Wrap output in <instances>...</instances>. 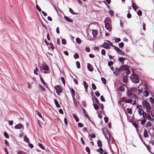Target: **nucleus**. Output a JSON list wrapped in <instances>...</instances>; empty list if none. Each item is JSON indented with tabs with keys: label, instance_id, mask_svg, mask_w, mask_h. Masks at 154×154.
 Instances as JSON below:
<instances>
[{
	"label": "nucleus",
	"instance_id": "34",
	"mask_svg": "<svg viewBox=\"0 0 154 154\" xmlns=\"http://www.w3.org/2000/svg\"><path fill=\"white\" fill-rule=\"evenodd\" d=\"M38 71V70L37 68L36 67L35 69L34 70V73L36 75H38V74L37 72Z\"/></svg>",
	"mask_w": 154,
	"mask_h": 154
},
{
	"label": "nucleus",
	"instance_id": "18",
	"mask_svg": "<svg viewBox=\"0 0 154 154\" xmlns=\"http://www.w3.org/2000/svg\"><path fill=\"white\" fill-rule=\"evenodd\" d=\"M97 146L100 147H102V143L101 140H98L97 141Z\"/></svg>",
	"mask_w": 154,
	"mask_h": 154
},
{
	"label": "nucleus",
	"instance_id": "28",
	"mask_svg": "<svg viewBox=\"0 0 154 154\" xmlns=\"http://www.w3.org/2000/svg\"><path fill=\"white\" fill-rule=\"evenodd\" d=\"M146 118L150 121H152L154 120V119L153 118H152L150 115L149 114L146 117Z\"/></svg>",
	"mask_w": 154,
	"mask_h": 154
},
{
	"label": "nucleus",
	"instance_id": "31",
	"mask_svg": "<svg viewBox=\"0 0 154 154\" xmlns=\"http://www.w3.org/2000/svg\"><path fill=\"white\" fill-rule=\"evenodd\" d=\"M122 80L124 83H126L128 81V78L127 77H124L123 78Z\"/></svg>",
	"mask_w": 154,
	"mask_h": 154
},
{
	"label": "nucleus",
	"instance_id": "62",
	"mask_svg": "<svg viewBox=\"0 0 154 154\" xmlns=\"http://www.w3.org/2000/svg\"><path fill=\"white\" fill-rule=\"evenodd\" d=\"M143 88H141L140 89H138V93L139 94L142 93L143 91Z\"/></svg>",
	"mask_w": 154,
	"mask_h": 154
},
{
	"label": "nucleus",
	"instance_id": "42",
	"mask_svg": "<svg viewBox=\"0 0 154 154\" xmlns=\"http://www.w3.org/2000/svg\"><path fill=\"white\" fill-rule=\"evenodd\" d=\"M76 41L79 44L81 43V40L80 38L78 37L76 39Z\"/></svg>",
	"mask_w": 154,
	"mask_h": 154
},
{
	"label": "nucleus",
	"instance_id": "14",
	"mask_svg": "<svg viewBox=\"0 0 154 154\" xmlns=\"http://www.w3.org/2000/svg\"><path fill=\"white\" fill-rule=\"evenodd\" d=\"M102 47L106 49H109V47L108 43L106 42H104L103 45H102Z\"/></svg>",
	"mask_w": 154,
	"mask_h": 154
},
{
	"label": "nucleus",
	"instance_id": "12",
	"mask_svg": "<svg viewBox=\"0 0 154 154\" xmlns=\"http://www.w3.org/2000/svg\"><path fill=\"white\" fill-rule=\"evenodd\" d=\"M87 68L88 70L90 71H92L93 70V68L91 65L89 64L88 63L87 65Z\"/></svg>",
	"mask_w": 154,
	"mask_h": 154
},
{
	"label": "nucleus",
	"instance_id": "58",
	"mask_svg": "<svg viewBox=\"0 0 154 154\" xmlns=\"http://www.w3.org/2000/svg\"><path fill=\"white\" fill-rule=\"evenodd\" d=\"M149 99L150 100V102L152 104H154V100L153 98L152 97H150L149 98Z\"/></svg>",
	"mask_w": 154,
	"mask_h": 154
},
{
	"label": "nucleus",
	"instance_id": "4",
	"mask_svg": "<svg viewBox=\"0 0 154 154\" xmlns=\"http://www.w3.org/2000/svg\"><path fill=\"white\" fill-rule=\"evenodd\" d=\"M136 89L135 88H132L131 89H128L127 92V95L129 97L133 94V91Z\"/></svg>",
	"mask_w": 154,
	"mask_h": 154
},
{
	"label": "nucleus",
	"instance_id": "57",
	"mask_svg": "<svg viewBox=\"0 0 154 154\" xmlns=\"http://www.w3.org/2000/svg\"><path fill=\"white\" fill-rule=\"evenodd\" d=\"M4 135L5 137L7 138H9V136L8 135L7 133L6 132H4Z\"/></svg>",
	"mask_w": 154,
	"mask_h": 154
},
{
	"label": "nucleus",
	"instance_id": "40",
	"mask_svg": "<svg viewBox=\"0 0 154 154\" xmlns=\"http://www.w3.org/2000/svg\"><path fill=\"white\" fill-rule=\"evenodd\" d=\"M92 89L93 90H95L96 89V87L94 83H92L91 85Z\"/></svg>",
	"mask_w": 154,
	"mask_h": 154
},
{
	"label": "nucleus",
	"instance_id": "49",
	"mask_svg": "<svg viewBox=\"0 0 154 154\" xmlns=\"http://www.w3.org/2000/svg\"><path fill=\"white\" fill-rule=\"evenodd\" d=\"M38 146H39L43 149H45V147L43 146L42 144L40 143H38Z\"/></svg>",
	"mask_w": 154,
	"mask_h": 154
},
{
	"label": "nucleus",
	"instance_id": "32",
	"mask_svg": "<svg viewBox=\"0 0 154 154\" xmlns=\"http://www.w3.org/2000/svg\"><path fill=\"white\" fill-rule=\"evenodd\" d=\"M94 107L95 109L97 110L98 109L99 107L97 104H93Z\"/></svg>",
	"mask_w": 154,
	"mask_h": 154
},
{
	"label": "nucleus",
	"instance_id": "6",
	"mask_svg": "<svg viewBox=\"0 0 154 154\" xmlns=\"http://www.w3.org/2000/svg\"><path fill=\"white\" fill-rule=\"evenodd\" d=\"M121 71L120 68H118L117 67H116L115 70L113 71V73L116 75H118L119 74V72Z\"/></svg>",
	"mask_w": 154,
	"mask_h": 154
},
{
	"label": "nucleus",
	"instance_id": "29",
	"mask_svg": "<svg viewBox=\"0 0 154 154\" xmlns=\"http://www.w3.org/2000/svg\"><path fill=\"white\" fill-rule=\"evenodd\" d=\"M119 54L122 55H125V54L124 53L122 50H121L120 49L117 52Z\"/></svg>",
	"mask_w": 154,
	"mask_h": 154
},
{
	"label": "nucleus",
	"instance_id": "51",
	"mask_svg": "<svg viewBox=\"0 0 154 154\" xmlns=\"http://www.w3.org/2000/svg\"><path fill=\"white\" fill-rule=\"evenodd\" d=\"M39 88L40 89H42L43 91H45V88L41 85H39Z\"/></svg>",
	"mask_w": 154,
	"mask_h": 154
},
{
	"label": "nucleus",
	"instance_id": "26",
	"mask_svg": "<svg viewBox=\"0 0 154 154\" xmlns=\"http://www.w3.org/2000/svg\"><path fill=\"white\" fill-rule=\"evenodd\" d=\"M54 102L57 108H59L60 107V105H59V104L58 103V102L55 99L54 100Z\"/></svg>",
	"mask_w": 154,
	"mask_h": 154
},
{
	"label": "nucleus",
	"instance_id": "8",
	"mask_svg": "<svg viewBox=\"0 0 154 154\" xmlns=\"http://www.w3.org/2000/svg\"><path fill=\"white\" fill-rule=\"evenodd\" d=\"M152 124L151 123L149 122H147L146 125L145 126V127L147 128H149V131L151 129L150 127H152Z\"/></svg>",
	"mask_w": 154,
	"mask_h": 154
},
{
	"label": "nucleus",
	"instance_id": "30",
	"mask_svg": "<svg viewBox=\"0 0 154 154\" xmlns=\"http://www.w3.org/2000/svg\"><path fill=\"white\" fill-rule=\"evenodd\" d=\"M132 101H133V100H132V99H130L126 100L125 101V102L126 103H130L131 104H132Z\"/></svg>",
	"mask_w": 154,
	"mask_h": 154
},
{
	"label": "nucleus",
	"instance_id": "5",
	"mask_svg": "<svg viewBox=\"0 0 154 154\" xmlns=\"http://www.w3.org/2000/svg\"><path fill=\"white\" fill-rule=\"evenodd\" d=\"M40 70L42 71H48L49 69V67L47 65H42L40 67Z\"/></svg>",
	"mask_w": 154,
	"mask_h": 154
},
{
	"label": "nucleus",
	"instance_id": "52",
	"mask_svg": "<svg viewBox=\"0 0 154 154\" xmlns=\"http://www.w3.org/2000/svg\"><path fill=\"white\" fill-rule=\"evenodd\" d=\"M85 149L86 151L87 152L89 153L90 154V149L88 147H86L85 148Z\"/></svg>",
	"mask_w": 154,
	"mask_h": 154
},
{
	"label": "nucleus",
	"instance_id": "48",
	"mask_svg": "<svg viewBox=\"0 0 154 154\" xmlns=\"http://www.w3.org/2000/svg\"><path fill=\"white\" fill-rule=\"evenodd\" d=\"M71 93L72 94V95L74 96L75 95V92L73 89L72 88L71 91Z\"/></svg>",
	"mask_w": 154,
	"mask_h": 154
},
{
	"label": "nucleus",
	"instance_id": "33",
	"mask_svg": "<svg viewBox=\"0 0 154 154\" xmlns=\"http://www.w3.org/2000/svg\"><path fill=\"white\" fill-rule=\"evenodd\" d=\"M149 114L147 113L146 112H143V113L142 115L143 117L146 119V117Z\"/></svg>",
	"mask_w": 154,
	"mask_h": 154
},
{
	"label": "nucleus",
	"instance_id": "17",
	"mask_svg": "<svg viewBox=\"0 0 154 154\" xmlns=\"http://www.w3.org/2000/svg\"><path fill=\"white\" fill-rule=\"evenodd\" d=\"M97 151L99 153L101 154H103V150L101 148V147H100L99 149H97Z\"/></svg>",
	"mask_w": 154,
	"mask_h": 154
},
{
	"label": "nucleus",
	"instance_id": "64",
	"mask_svg": "<svg viewBox=\"0 0 154 154\" xmlns=\"http://www.w3.org/2000/svg\"><path fill=\"white\" fill-rule=\"evenodd\" d=\"M105 122L106 123H107L108 121V118L107 117H105L104 118Z\"/></svg>",
	"mask_w": 154,
	"mask_h": 154
},
{
	"label": "nucleus",
	"instance_id": "39",
	"mask_svg": "<svg viewBox=\"0 0 154 154\" xmlns=\"http://www.w3.org/2000/svg\"><path fill=\"white\" fill-rule=\"evenodd\" d=\"M101 80L102 81L103 83L105 84L106 83V80L103 77L101 78Z\"/></svg>",
	"mask_w": 154,
	"mask_h": 154
},
{
	"label": "nucleus",
	"instance_id": "15",
	"mask_svg": "<svg viewBox=\"0 0 154 154\" xmlns=\"http://www.w3.org/2000/svg\"><path fill=\"white\" fill-rule=\"evenodd\" d=\"M92 34L93 35V37L94 38H95L96 37L97 32V31L95 30H92Z\"/></svg>",
	"mask_w": 154,
	"mask_h": 154
},
{
	"label": "nucleus",
	"instance_id": "24",
	"mask_svg": "<svg viewBox=\"0 0 154 154\" xmlns=\"http://www.w3.org/2000/svg\"><path fill=\"white\" fill-rule=\"evenodd\" d=\"M128 98H132V99L134 100H136V99H137V96L134 94H132L131 96L129 97Z\"/></svg>",
	"mask_w": 154,
	"mask_h": 154
},
{
	"label": "nucleus",
	"instance_id": "23",
	"mask_svg": "<svg viewBox=\"0 0 154 154\" xmlns=\"http://www.w3.org/2000/svg\"><path fill=\"white\" fill-rule=\"evenodd\" d=\"M143 94L144 96L146 97H147L149 95V92L147 90H144L143 92Z\"/></svg>",
	"mask_w": 154,
	"mask_h": 154
},
{
	"label": "nucleus",
	"instance_id": "21",
	"mask_svg": "<svg viewBox=\"0 0 154 154\" xmlns=\"http://www.w3.org/2000/svg\"><path fill=\"white\" fill-rule=\"evenodd\" d=\"M83 84H84V87H85V91H87V89H88V85H87V82H85V81H84V82H83Z\"/></svg>",
	"mask_w": 154,
	"mask_h": 154
},
{
	"label": "nucleus",
	"instance_id": "59",
	"mask_svg": "<svg viewBox=\"0 0 154 154\" xmlns=\"http://www.w3.org/2000/svg\"><path fill=\"white\" fill-rule=\"evenodd\" d=\"M109 13L112 16H113L114 15V12L113 11L110 10L109 11Z\"/></svg>",
	"mask_w": 154,
	"mask_h": 154
},
{
	"label": "nucleus",
	"instance_id": "50",
	"mask_svg": "<svg viewBox=\"0 0 154 154\" xmlns=\"http://www.w3.org/2000/svg\"><path fill=\"white\" fill-rule=\"evenodd\" d=\"M62 43L63 45H65L66 43V40L63 38L62 39Z\"/></svg>",
	"mask_w": 154,
	"mask_h": 154
},
{
	"label": "nucleus",
	"instance_id": "47",
	"mask_svg": "<svg viewBox=\"0 0 154 154\" xmlns=\"http://www.w3.org/2000/svg\"><path fill=\"white\" fill-rule=\"evenodd\" d=\"M74 57L75 59H76L79 58V56L78 53L75 54L73 56Z\"/></svg>",
	"mask_w": 154,
	"mask_h": 154
},
{
	"label": "nucleus",
	"instance_id": "41",
	"mask_svg": "<svg viewBox=\"0 0 154 154\" xmlns=\"http://www.w3.org/2000/svg\"><path fill=\"white\" fill-rule=\"evenodd\" d=\"M146 147L147 149L148 150V151L149 152H150L151 153H153V152H152L151 151L150 146L149 145H148Z\"/></svg>",
	"mask_w": 154,
	"mask_h": 154
},
{
	"label": "nucleus",
	"instance_id": "46",
	"mask_svg": "<svg viewBox=\"0 0 154 154\" xmlns=\"http://www.w3.org/2000/svg\"><path fill=\"white\" fill-rule=\"evenodd\" d=\"M76 65L78 68L79 69L80 68V63L79 61L76 62Z\"/></svg>",
	"mask_w": 154,
	"mask_h": 154
},
{
	"label": "nucleus",
	"instance_id": "63",
	"mask_svg": "<svg viewBox=\"0 0 154 154\" xmlns=\"http://www.w3.org/2000/svg\"><path fill=\"white\" fill-rule=\"evenodd\" d=\"M100 100L103 102H105V99L104 98L103 95H102L100 96Z\"/></svg>",
	"mask_w": 154,
	"mask_h": 154
},
{
	"label": "nucleus",
	"instance_id": "60",
	"mask_svg": "<svg viewBox=\"0 0 154 154\" xmlns=\"http://www.w3.org/2000/svg\"><path fill=\"white\" fill-rule=\"evenodd\" d=\"M137 13L139 16H141L142 15V12L141 10H138Z\"/></svg>",
	"mask_w": 154,
	"mask_h": 154
},
{
	"label": "nucleus",
	"instance_id": "56",
	"mask_svg": "<svg viewBox=\"0 0 154 154\" xmlns=\"http://www.w3.org/2000/svg\"><path fill=\"white\" fill-rule=\"evenodd\" d=\"M101 53L102 55H105L106 53L105 50L103 49H102L101 50Z\"/></svg>",
	"mask_w": 154,
	"mask_h": 154
},
{
	"label": "nucleus",
	"instance_id": "16",
	"mask_svg": "<svg viewBox=\"0 0 154 154\" xmlns=\"http://www.w3.org/2000/svg\"><path fill=\"white\" fill-rule=\"evenodd\" d=\"M144 111L141 108H139L138 109V112L139 114L140 115H142Z\"/></svg>",
	"mask_w": 154,
	"mask_h": 154
},
{
	"label": "nucleus",
	"instance_id": "11",
	"mask_svg": "<svg viewBox=\"0 0 154 154\" xmlns=\"http://www.w3.org/2000/svg\"><path fill=\"white\" fill-rule=\"evenodd\" d=\"M132 6L134 10H137L139 9V7L137 6L136 4L134 3H132Z\"/></svg>",
	"mask_w": 154,
	"mask_h": 154
},
{
	"label": "nucleus",
	"instance_id": "38",
	"mask_svg": "<svg viewBox=\"0 0 154 154\" xmlns=\"http://www.w3.org/2000/svg\"><path fill=\"white\" fill-rule=\"evenodd\" d=\"M127 111L128 113L130 114H132V111L131 110L130 108H128L127 109Z\"/></svg>",
	"mask_w": 154,
	"mask_h": 154
},
{
	"label": "nucleus",
	"instance_id": "3",
	"mask_svg": "<svg viewBox=\"0 0 154 154\" xmlns=\"http://www.w3.org/2000/svg\"><path fill=\"white\" fill-rule=\"evenodd\" d=\"M142 104L143 106L146 108H147L149 109V108L151 107L149 103L146 100H143Z\"/></svg>",
	"mask_w": 154,
	"mask_h": 154
},
{
	"label": "nucleus",
	"instance_id": "25",
	"mask_svg": "<svg viewBox=\"0 0 154 154\" xmlns=\"http://www.w3.org/2000/svg\"><path fill=\"white\" fill-rule=\"evenodd\" d=\"M73 117L75 119V121L76 122H78L79 121V119L78 117L74 113L73 114Z\"/></svg>",
	"mask_w": 154,
	"mask_h": 154
},
{
	"label": "nucleus",
	"instance_id": "44",
	"mask_svg": "<svg viewBox=\"0 0 154 154\" xmlns=\"http://www.w3.org/2000/svg\"><path fill=\"white\" fill-rule=\"evenodd\" d=\"M65 19L69 22H72L73 20L70 18H68L67 17H65Z\"/></svg>",
	"mask_w": 154,
	"mask_h": 154
},
{
	"label": "nucleus",
	"instance_id": "10",
	"mask_svg": "<svg viewBox=\"0 0 154 154\" xmlns=\"http://www.w3.org/2000/svg\"><path fill=\"white\" fill-rule=\"evenodd\" d=\"M92 99L93 104H99V101L96 97L93 98Z\"/></svg>",
	"mask_w": 154,
	"mask_h": 154
},
{
	"label": "nucleus",
	"instance_id": "2",
	"mask_svg": "<svg viewBox=\"0 0 154 154\" xmlns=\"http://www.w3.org/2000/svg\"><path fill=\"white\" fill-rule=\"evenodd\" d=\"M110 20V19L109 17H107L104 20L105 23V27L108 30H110V25L108 23L109 21Z\"/></svg>",
	"mask_w": 154,
	"mask_h": 154
},
{
	"label": "nucleus",
	"instance_id": "61",
	"mask_svg": "<svg viewBox=\"0 0 154 154\" xmlns=\"http://www.w3.org/2000/svg\"><path fill=\"white\" fill-rule=\"evenodd\" d=\"M132 124L133 126L136 128L137 129V124L135 123L133 121H132Z\"/></svg>",
	"mask_w": 154,
	"mask_h": 154
},
{
	"label": "nucleus",
	"instance_id": "20",
	"mask_svg": "<svg viewBox=\"0 0 154 154\" xmlns=\"http://www.w3.org/2000/svg\"><path fill=\"white\" fill-rule=\"evenodd\" d=\"M143 136L145 137H146V138H148L149 137V135L148 134V133H147V131L146 130H145L144 131V132L143 133Z\"/></svg>",
	"mask_w": 154,
	"mask_h": 154
},
{
	"label": "nucleus",
	"instance_id": "13",
	"mask_svg": "<svg viewBox=\"0 0 154 154\" xmlns=\"http://www.w3.org/2000/svg\"><path fill=\"white\" fill-rule=\"evenodd\" d=\"M23 126V125L22 124H19L16 125L15 126L14 128L15 129H20L22 128Z\"/></svg>",
	"mask_w": 154,
	"mask_h": 154
},
{
	"label": "nucleus",
	"instance_id": "22",
	"mask_svg": "<svg viewBox=\"0 0 154 154\" xmlns=\"http://www.w3.org/2000/svg\"><path fill=\"white\" fill-rule=\"evenodd\" d=\"M118 90L121 91L122 92H124L125 91V88L124 87V86L122 85H121L118 88Z\"/></svg>",
	"mask_w": 154,
	"mask_h": 154
},
{
	"label": "nucleus",
	"instance_id": "43",
	"mask_svg": "<svg viewBox=\"0 0 154 154\" xmlns=\"http://www.w3.org/2000/svg\"><path fill=\"white\" fill-rule=\"evenodd\" d=\"M106 41L108 43V44L109 45H109H110L112 47H113L114 45H113L112 43L110 42L108 40H106Z\"/></svg>",
	"mask_w": 154,
	"mask_h": 154
},
{
	"label": "nucleus",
	"instance_id": "9",
	"mask_svg": "<svg viewBox=\"0 0 154 154\" xmlns=\"http://www.w3.org/2000/svg\"><path fill=\"white\" fill-rule=\"evenodd\" d=\"M132 81L133 83H138L139 82V80L137 78L135 77H134L132 78Z\"/></svg>",
	"mask_w": 154,
	"mask_h": 154
},
{
	"label": "nucleus",
	"instance_id": "45",
	"mask_svg": "<svg viewBox=\"0 0 154 154\" xmlns=\"http://www.w3.org/2000/svg\"><path fill=\"white\" fill-rule=\"evenodd\" d=\"M119 46L120 48H123L124 46V43L123 42H121L119 44Z\"/></svg>",
	"mask_w": 154,
	"mask_h": 154
},
{
	"label": "nucleus",
	"instance_id": "54",
	"mask_svg": "<svg viewBox=\"0 0 154 154\" xmlns=\"http://www.w3.org/2000/svg\"><path fill=\"white\" fill-rule=\"evenodd\" d=\"M61 80L63 83L65 85V82L64 77H61Z\"/></svg>",
	"mask_w": 154,
	"mask_h": 154
},
{
	"label": "nucleus",
	"instance_id": "37",
	"mask_svg": "<svg viewBox=\"0 0 154 154\" xmlns=\"http://www.w3.org/2000/svg\"><path fill=\"white\" fill-rule=\"evenodd\" d=\"M146 121V119L144 118L141 121V124L142 125H144Z\"/></svg>",
	"mask_w": 154,
	"mask_h": 154
},
{
	"label": "nucleus",
	"instance_id": "1",
	"mask_svg": "<svg viewBox=\"0 0 154 154\" xmlns=\"http://www.w3.org/2000/svg\"><path fill=\"white\" fill-rule=\"evenodd\" d=\"M54 88L56 90V92L58 95H59L63 92L62 88L60 85H55Z\"/></svg>",
	"mask_w": 154,
	"mask_h": 154
},
{
	"label": "nucleus",
	"instance_id": "35",
	"mask_svg": "<svg viewBox=\"0 0 154 154\" xmlns=\"http://www.w3.org/2000/svg\"><path fill=\"white\" fill-rule=\"evenodd\" d=\"M40 80L41 82L43 83L44 85H46L47 83L45 82L44 79L42 78V76H41L40 77Z\"/></svg>",
	"mask_w": 154,
	"mask_h": 154
},
{
	"label": "nucleus",
	"instance_id": "53",
	"mask_svg": "<svg viewBox=\"0 0 154 154\" xmlns=\"http://www.w3.org/2000/svg\"><path fill=\"white\" fill-rule=\"evenodd\" d=\"M49 45L50 48L51 49L53 50L54 49V47L52 43H50L49 44Z\"/></svg>",
	"mask_w": 154,
	"mask_h": 154
},
{
	"label": "nucleus",
	"instance_id": "7",
	"mask_svg": "<svg viewBox=\"0 0 154 154\" xmlns=\"http://www.w3.org/2000/svg\"><path fill=\"white\" fill-rule=\"evenodd\" d=\"M128 66L127 65H123L121 66L120 68L121 71L124 70H126L127 69V68H128Z\"/></svg>",
	"mask_w": 154,
	"mask_h": 154
},
{
	"label": "nucleus",
	"instance_id": "27",
	"mask_svg": "<svg viewBox=\"0 0 154 154\" xmlns=\"http://www.w3.org/2000/svg\"><path fill=\"white\" fill-rule=\"evenodd\" d=\"M83 113L84 116H85L86 117L88 118V119L89 118V117L88 116V115L87 114L85 110V109L83 108L82 109Z\"/></svg>",
	"mask_w": 154,
	"mask_h": 154
},
{
	"label": "nucleus",
	"instance_id": "55",
	"mask_svg": "<svg viewBox=\"0 0 154 154\" xmlns=\"http://www.w3.org/2000/svg\"><path fill=\"white\" fill-rule=\"evenodd\" d=\"M125 71H126V74L127 75H128L130 73V71L129 70V67L128 68H127V69Z\"/></svg>",
	"mask_w": 154,
	"mask_h": 154
},
{
	"label": "nucleus",
	"instance_id": "36",
	"mask_svg": "<svg viewBox=\"0 0 154 154\" xmlns=\"http://www.w3.org/2000/svg\"><path fill=\"white\" fill-rule=\"evenodd\" d=\"M24 140L27 143H29V140L27 137L26 136L24 137Z\"/></svg>",
	"mask_w": 154,
	"mask_h": 154
},
{
	"label": "nucleus",
	"instance_id": "19",
	"mask_svg": "<svg viewBox=\"0 0 154 154\" xmlns=\"http://www.w3.org/2000/svg\"><path fill=\"white\" fill-rule=\"evenodd\" d=\"M125 59H126L124 57H120L119 58V61L120 62H121L123 64L124 63V60Z\"/></svg>",
	"mask_w": 154,
	"mask_h": 154
}]
</instances>
